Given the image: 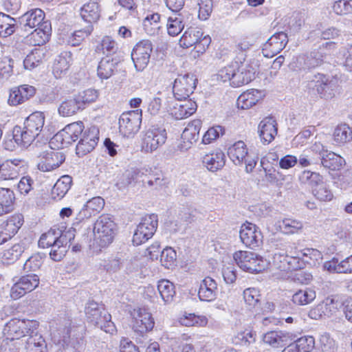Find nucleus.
<instances>
[{"label":"nucleus","mask_w":352,"mask_h":352,"mask_svg":"<svg viewBox=\"0 0 352 352\" xmlns=\"http://www.w3.org/2000/svg\"><path fill=\"white\" fill-rule=\"evenodd\" d=\"M38 325L36 320L13 318L7 322L3 333L7 338L24 342L30 333H35Z\"/></svg>","instance_id":"obj_4"},{"label":"nucleus","mask_w":352,"mask_h":352,"mask_svg":"<svg viewBox=\"0 0 352 352\" xmlns=\"http://www.w3.org/2000/svg\"><path fill=\"white\" fill-rule=\"evenodd\" d=\"M51 30V25L46 21L41 24V27L36 28L28 36V38L29 43L34 46L44 45L49 40Z\"/></svg>","instance_id":"obj_28"},{"label":"nucleus","mask_w":352,"mask_h":352,"mask_svg":"<svg viewBox=\"0 0 352 352\" xmlns=\"http://www.w3.org/2000/svg\"><path fill=\"white\" fill-rule=\"evenodd\" d=\"M43 113L36 111L30 115L24 122L23 128L16 126L13 129V139L23 147L30 146L34 139L39 135L44 125Z\"/></svg>","instance_id":"obj_1"},{"label":"nucleus","mask_w":352,"mask_h":352,"mask_svg":"<svg viewBox=\"0 0 352 352\" xmlns=\"http://www.w3.org/2000/svg\"><path fill=\"white\" fill-rule=\"evenodd\" d=\"M201 127L200 120H194L191 124H189L188 126L183 131L182 138L183 140H187L185 149L182 148L181 152H184L188 148L190 147V145L193 142H196L199 138V133Z\"/></svg>","instance_id":"obj_38"},{"label":"nucleus","mask_w":352,"mask_h":352,"mask_svg":"<svg viewBox=\"0 0 352 352\" xmlns=\"http://www.w3.org/2000/svg\"><path fill=\"white\" fill-rule=\"evenodd\" d=\"M166 139L165 130L149 129L144 134L142 143V151L152 153L163 144Z\"/></svg>","instance_id":"obj_17"},{"label":"nucleus","mask_w":352,"mask_h":352,"mask_svg":"<svg viewBox=\"0 0 352 352\" xmlns=\"http://www.w3.org/2000/svg\"><path fill=\"white\" fill-rule=\"evenodd\" d=\"M336 47V43L335 42H326L317 51L311 52L309 56L306 55L309 69L321 65L324 63L327 54L330 51L335 50Z\"/></svg>","instance_id":"obj_22"},{"label":"nucleus","mask_w":352,"mask_h":352,"mask_svg":"<svg viewBox=\"0 0 352 352\" xmlns=\"http://www.w3.org/2000/svg\"><path fill=\"white\" fill-rule=\"evenodd\" d=\"M191 15L188 12H175L169 16L167 21V30L169 35L175 36L178 35L184 27L188 25V19Z\"/></svg>","instance_id":"obj_23"},{"label":"nucleus","mask_w":352,"mask_h":352,"mask_svg":"<svg viewBox=\"0 0 352 352\" xmlns=\"http://www.w3.org/2000/svg\"><path fill=\"white\" fill-rule=\"evenodd\" d=\"M217 296V285L214 279L206 277L201 280L198 291L200 300L211 302L216 299Z\"/></svg>","instance_id":"obj_25"},{"label":"nucleus","mask_w":352,"mask_h":352,"mask_svg":"<svg viewBox=\"0 0 352 352\" xmlns=\"http://www.w3.org/2000/svg\"><path fill=\"white\" fill-rule=\"evenodd\" d=\"M45 13L40 8L28 10L20 17V23L25 31H29L34 28L41 27L44 23Z\"/></svg>","instance_id":"obj_21"},{"label":"nucleus","mask_w":352,"mask_h":352,"mask_svg":"<svg viewBox=\"0 0 352 352\" xmlns=\"http://www.w3.org/2000/svg\"><path fill=\"white\" fill-rule=\"evenodd\" d=\"M196 102L190 99H171L168 102L167 111L176 120L186 118L197 110Z\"/></svg>","instance_id":"obj_10"},{"label":"nucleus","mask_w":352,"mask_h":352,"mask_svg":"<svg viewBox=\"0 0 352 352\" xmlns=\"http://www.w3.org/2000/svg\"><path fill=\"white\" fill-rule=\"evenodd\" d=\"M82 109V102L76 97L64 100L58 107V113L63 117L72 116Z\"/></svg>","instance_id":"obj_34"},{"label":"nucleus","mask_w":352,"mask_h":352,"mask_svg":"<svg viewBox=\"0 0 352 352\" xmlns=\"http://www.w3.org/2000/svg\"><path fill=\"white\" fill-rule=\"evenodd\" d=\"M24 251V248L19 244H14L11 248L3 251L2 258L8 263H13L16 261Z\"/></svg>","instance_id":"obj_59"},{"label":"nucleus","mask_w":352,"mask_h":352,"mask_svg":"<svg viewBox=\"0 0 352 352\" xmlns=\"http://www.w3.org/2000/svg\"><path fill=\"white\" fill-rule=\"evenodd\" d=\"M315 340L312 336H305L296 339L285 346L282 352H314Z\"/></svg>","instance_id":"obj_27"},{"label":"nucleus","mask_w":352,"mask_h":352,"mask_svg":"<svg viewBox=\"0 0 352 352\" xmlns=\"http://www.w3.org/2000/svg\"><path fill=\"white\" fill-rule=\"evenodd\" d=\"M23 219L21 214H14L9 217L0 228L11 239L23 225Z\"/></svg>","instance_id":"obj_42"},{"label":"nucleus","mask_w":352,"mask_h":352,"mask_svg":"<svg viewBox=\"0 0 352 352\" xmlns=\"http://www.w3.org/2000/svg\"><path fill=\"white\" fill-rule=\"evenodd\" d=\"M311 192L314 196L321 201H329L333 197L329 186L323 179L311 190Z\"/></svg>","instance_id":"obj_48"},{"label":"nucleus","mask_w":352,"mask_h":352,"mask_svg":"<svg viewBox=\"0 0 352 352\" xmlns=\"http://www.w3.org/2000/svg\"><path fill=\"white\" fill-rule=\"evenodd\" d=\"M104 206V201L100 197H93L87 201L79 212L80 219H88L100 212Z\"/></svg>","instance_id":"obj_30"},{"label":"nucleus","mask_w":352,"mask_h":352,"mask_svg":"<svg viewBox=\"0 0 352 352\" xmlns=\"http://www.w3.org/2000/svg\"><path fill=\"white\" fill-rule=\"evenodd\" d=\"M261 91L258 89L248 90L241 94L237 99V106L242 109H248L255 105L262 98Z\"/></svg>","instance_id":"obj_33"},{"label":"nucleus","mask_w":352,"mask_h":352,"mask_svg":"<svg viewBox=\"0 0 352 352\" xmlns=\"http://www.w3.org/2000/svg\"><path fill=\"white\" fill-rule=\"evenodd\" d=\"M36 89L34 87L23 85L12 89L10 91L8 102L10 104L17 105L34 96Z\"/></svg>","instance_id":"obj_26"},{"label":"nucleus","mask_w":352,"mask_h":352,"mask_svg":"<svg viewBox=\"0 0 352 352\" xmlns=\"http://www.w3.org/2000/svg\"><path fill=\"white\" fill-rule=\"evenodd\" d=\"M197 79L193 75L179 76L174 82L173 94L176 99H187L196 87Z\"/></svg>","instance_id":"obj_15"},{"label":"nucleus","mask_w":352,"mask_h":352,"mask_svg":"<svg viewBox=\"0 0 352 352\" xmlns=\"http://www.w3.org/2000/svg\"><path fill=\"white\" fill-rule=\"evenodd\" d=\"M320 304L324 308V316L327 317L335 314L343 305L342 300L337 296H328Z\"/></svg>","instance_id":"obj_46"},{"label":"nucleus","mask_w":352,"mask_h":352,"mask_svg":"<svg viewBox=\"0 0 352 352\" xmlns=\"http://www.w3.org/2000/svg\"><path fill=\"white\" fill-rule=\"evenodd\" d=\"M141 122V110L124 112L119 118V131L123 136H133L139 131Z\"/></svg>","instance_id":"obj_8"},{"label":"nucleus","mask_w":352,"mask_h":352,"mask_svg":"<svg viewBox=\"0 0 352 352\" xmlns=\"http://www.w3.org/2000/svg\"><path fill=\"white\" fill-rule=\"evenodd\" d=\"M237 265L250 273H259L267 267V263L262 257L248 251H237L233 255Z\"/></svg>","instance_id":"obj_6"},{"label":"nucleus","mask_w":352,"mask_h":352,"mask_svg":"<svg viewBox=\"0 0 352 352\" xmlns=\"http://www.w3.org/2000/svg\"><path fill=\"white\" fill-rule=\"evenodd\" d=\"M333 137L337 144H344L352 140V129L346 124H339L334 129Z\"/></svg>","instance_id":"obj_43"},{"label":"nucleus","mask_w":352,"mask_h":352,"mask_svg":"<svg viewBox=\"0 0 352 352\" xmlns=\"http://www.w3.org/2000/svg\"><path fill=\"white\" fill-rule=\"evenodd\" d=\"M321 163L324 167L336 170L342 168L346 164V161L341 155H323Z\"/></svg>","instance_id":"obj_54"},{"label":"nucleus","mask_w":352,"mask_h":352,"mask_svg":"<svg viewBox=\"0 0 352 352\" xmlns=\"http://www.w3.org/2000/svg\"><path fill=\"white\" fill-rule=\"evenodd\" d=\"M14 199L12 190L8 188H0V216L13 210Z\"/></svg>","instance_id":"obj_39"},{"label":"nucleus","mask_w":352,"mask_h":352,"mask_svg":"<svg viewBox=\"0 0 352 352\" xmlns=\"http://www.w3.org/2000/svg\"><path fill=\"white\" fill-rule=\"evenodd\" d=\"M39 284V278L36 274H28L21 277L11 287L10 296L17 300L36 289Z\"/></svg>","instance_id":"obj_14"},{"label":"nucleus","mask_w":352,"mask_h":352,"mask_svg":"<svg viewBox=\"0 0 352 352\" xmlns=\"http://www.w3.org/2000/svg\"><path fill=\"white\" fill-rule=\"evenodd\" d=\"M65 160V155H45L37 167L43 172L52 171L59 167Z\"/></svg>","instance_id":"obj_40"},{"label":"nucleus","mask_w":352,"mask_h":352,"mask_svg":"<svg viewBox=\"0 0 352 352\" xmlns=\"http://www.w3.org/2000/svg\"><path fill=\"white\" fill-rule=\"evenodd\" d=\"M295 258L296 260L302 259L305 263L314 265L316 261L322 259V256L321 252L316 249H305L295 253Z\"/></svg>","instance_id":"obj_55"},{"label":"nucleus","mask_w":352,"mask_h":352,"mask_svg":"<svg viewBox=\"0 0 352 352\" xmlns=\"http://www.w3.org/2000/svg\"><path fill=\"white\" fill-rule=\"evenodd\" d=\"M280 245L284 248H276L273 256V263L276 267L281 271L292 270L298 267L299 266L294 263L296 261L295 255H288L287 251L285 250L287 244L280 243Z\"/></svg>","instance_id":"obj_19"},{"label":"nucleus","mask_w":352,"mask_h":352,"mask_svg":"<svg viewBox=\"0 0 352 352\" xmlns=\"http://www.w3.org/2000/svg\"><path fill=\"white\" fill-rule=\"evenodd\" d=\"M294 340L293 333L283 331H269L263 336V342L274 348L285 347Z\"/></svg>","instance_id":"obj_20"},{"label":"nucleus","mask_w":352,"mask_h":352,"mask_svg":"<svg viewBox=\"0 0 352 352\" xmlns=\"http://www.w3.org/2000/svg\"><path fill=\"white\" fill-rule=\"evenodd\" d=\"M98 138H85L78 142L76 146V154H88L93 151L98 144Z\"/></svg>","instance_id":"obj_62"},{"label":"nucleus","mask_w":352,"mask_h":352,"mask_svg":"<svg viewBox=\"0 0 352 352\" xmlns=\"http://www.w3.org/2000/svg\"><path fill=\"white\" fill-rule=\"evenodd\" d=\"M243 298L246 305L250 309H257L260 307V294L259 291L254 288L250 287L243 291Z\"/></svg>","instance_id":"obj_52"},{"label":"nucleus","mask_w":352,"mask_h":352,"mask_svg":"<svg viewBox=\"0 0 352 352\" xmlns=\"http://www.w3.org/2000/svg\"><path fill=\"white\" fill-rule=\"evenodd\" d=\"M241 241L248 248L255 249L263 243V235L259 228L249 222L243 223L239 232Z\"/></svg>","instance_id":"obj_13"},{"label":"nucleus","mask_w":352,"mask_h":352,"mask_svg":"<svg viewBox=\"0 0 352 352\" xmlns=\"http://www.w3.org/2000/svg\"><path fill=\"white\" fill-rule=\"evenodd\" d=\"M179 323L186 327H205L208 324V318L204 316H197L194 314H185L179 318Z\"/></svg>","instance_id":"obj_53"},{"label":"nucleus","mask_w":352,"mask_h":352,"mask_svg":"<svg viewBox=\"0 0 352 352\" xmlns=\"http://www.w3.org/2000/svg\"><path fill=\"white\" fill-rule=\"evenodd\" d=\"M16 21L15 19L8 14L0 13V36L8 37L16 30Z\"/></svg>","instance_id":"obj_44"},{"label":"nucleus","mask_w":352,"mask_h":352,"mask_svg":"<svg viewBox=\"0 0 352 352\" xmlns=\"http://www.w3.org/2000/svg\"><path fill=\"white\" fill-rule=\"evenodd\" d=\"M43 53L40 50L32 51L24 59L23 65L25 69H32L38 66L42 60Z\"/></svg>","instance_id":"obj_63"},{"label":"nucleus","mask_w":352,"mask_h":352,"mask_svg":"<svg viewBox=\"0 0 352 352\" xmlns=\"http://www.w3.org/2000/svg\"><path fill=\"white\" fill-rule=\"evenodd\" d=\"M158 224L157 216L155 214L146 215L141 219L133 236V243L140 245L147 241L155 232Z\"/></svg>","instance_id":"obj_7"},{"label":"nucleus","mask_w":352,"mask_h":352,"mask_svg":"<svg viewBox=\"0 0 352 352\" xmlns=\"http://www.w3.org/2000/svg\"><path fill=\"white\" fill-rule=\"evenodd\" d=\"M72 60L69 52H63L54 60L52 72L55 78H61L66 75Z\"/></svg>","instance_id":"obj_29"},{"label":"nucleus","mask_w":352,"mask_h":352,"mask_svg":"<svg viewBox=\"0 0 352 352\" xmlns=\"http://www.w3.org/2000/svg\"><path fill=\"white\" fill-rule=\"evenodd\" d=\"M116 232V224L112 218L107 214L98 217L94 227V246L107 247L114 239Z\"/></svg>","instance_id":"obj_3"},{"label":"nucleus","mask_w":352,"mask_h":352,"mask_svg":"<svg viewBox=\"0 0 352 352\" xmlns=\"http://www.w3.org/2000/svg\"><path fill=\"white\" fill-rule=\"evenodd\" d=\"M333 12L339 16L352 14V0H338L331 6Z\"/></svg>","instance_id":"obj_58"},{"label":"nucleus","mask_w":352,"mask_h":352,"mask_svg":"<svg viewBox=\"0 0 352 352\" xmlns=\"http://www.w3.org/2000/svg\"><path fill=\"white\" fill-rule=\"evenodd\" d=\"M204 36L202 30L197 28H188L179 40V45L183 48L193 46Z\"/></svg>","instance_id":"obj_36"},{"label":"nucleus","mask_w":352,"mask_h":352,"mask_svg":"<svg viewBox=\"0 0 352 352\" xmlns=\"http://www.w3.org/2000/svg\"><path fill=\"white\" fill-rule=\"evenodd\" d=\"M85 314L89 322L99 327L106 333L113 334L116 331V326L111 321V315L102 305L89 302L85 307Z\"/></svg>","instance_id":"obj_2"},{"label":"nucleus","mask_w":352,"mask_h":352,"mask_svg":"<svg viewBox=\"0 0 352 352\" xmlns=\"http://www.w3.org/2000/svg\"><path fill=\"white\" fill-rule=\"evenodd\" d=\"M157 290L165 302H170L175 294L173 283L166 279L158 282Z\"/></svg>","instance_id":"obj_47"},{"label":"nucleus","mask_w":352,"mask_h":352,"mask_svg":"<svg viewBox=\"0 0 352 352\" xmlns=\"http://www.w3.org/2000/svg\"><path fill=\"white\" fill-rule=\"evenodd\" d=\"M236 68L234 69L233 86L241 87L248 84L255 77L256 68L252 66L249 60L237 57L234 60Z\"/></svg>","instance_id":"obj_11"},{"label":"nucleus","mask_w":352,"mask_h":352,"mask_svg":"<svg viewBox=\"0 0 352 352\" xmlns=\"http://www.w3.org/2000/svg\"><path fill=\"white\" fill-rule=\"evenodd\" d=\"M316 80L314 81L316 82L315 87L316 89L317 92L320 95L321 98H329L333 96V84L331 81H329L327 78L322 75L318 74L315 76Z\"/></svg>","instance_id":"obj_41"},{"label":"nucleus","mask_w":352,"mask_h":352,"mask_svg":"<svg viewBox=\"0 0 352 352\" xmlns=\"http://www.w3.org/2000/svg\"><path fill=\"white\" fill-rule=\"evenodd\" d=\"M23 345L26 352H46L45 341L37 330L24 340Z\"/></svg>","instance_id":"obj_31"},{"label":"nucleus","mask_w":352,"mask_h":352,"mask_svg":"<svg viewBox=\"0 0 352 352\" xmlns=\"http://www.w3.org/2000/svg\"><path fill=\"white\" fill-rule=\"evenodd\" d=\"M82 19L88 22H96L100 17V8L98 3L89 1L85 3L80 9Z\"/></svg>","instance_id":"obj_35"},{"label":"nucleus","mask_w":352,"mask_h":352,"mask_svg":"<svg viewBox=\"0 0 352 352\" xmlns=\"http://www.w3.org/2000/svg\"><path fill=\"white\" fill-rule=\"evenodd\" d=\"M60 234L59 229H50L48 232L43 234L38 241L40 248H52L57 243V234Z\"/></svg>","instance_id":"obj_56"},{"label":"nucleus","mask_w":352,"mask_h":352,"mask_svg":"<svg viewBox=\"0 0 352 352\" xmlns=\"http://www.w3.org/2000/svg\"><path fill=\"white\" fill-rule=\"evenodd\" d=\"M83 129L84 124L81 121L67 124L63 129L54 135L48 144L45 146L54 150L67 147L78 139Z\"/></svg>","instance_id":"obj_5"},{"label":"nucleus","mask_w":352,"mask_h":352,"mask_svg":"<svg viewBox=\"0 0 352 352\" xmlns=\"http://www.w3.org/2000/svg\"><path fill=\"white\" fill-rule=\"evenodd\" d=\"M288 42L286 33L280 32L272 35L263 45L262 52L265 57L272 58L282 51Z\"/></svg>","instance_id":"obj_18"},{"label":"nucleus","mask_w":352,"mask_h":352,"mask_svg":"<svg viewBox=\"0 0 352 352\" xmlns=\"http://www.w3.org/2000/svg\"><path fill=\"white\" fill-rule=\"evenodd\" d=\"M152 52L153 45L148 40H142L134 46L131 58L137 71L142 72L147 67Z\"/></svg>","instance_id":"obj_9"},{"label":"nucleus","mask_w":352,"mask_h":352,"mask_svg":"<svg viewBox=\"0 0 352 352\" xmlns=\"http://www.w3.org/2000/svg\"><path fill=\"white\" fill-rule=\"evenodd\" d=\"M176 258V252L172 248H166L161 252L160 262L166 268L170 269L175 265Z\"/></svg>","instance_id":"obj_60"},{"label":"nucleus","mask_w":352,"mask_h":352,"mask_svg":"<svg viewBox=\"0 0 352 352\" xmlns=\"http://www.w3.org/2000/svg\"><path fill=\"white\" fill-rule=\"evenodd\" d=\"M280 230L287 234L297 233L302 228V222L293 219H285L279 225Z\"/></svg>","instance_id":"obj_57"},{"label":"nucleus","mask_w":352,"mask_h":352,"mask_svg":"<svg viewBox=\"0 0 352 352\" xmlns=\"http://www.w3.org/2000/svg\"><path fill=\"white\" fill-rule=\"evenodd\" d=\"M202 161L207 169L212 172L222 168L226 163L225 155H204Z\"/></svg>","instance_id":"obj_51"},{"label":"nucleus","mask_w":352,"mask_h":352,"mask_svg":"<svg viewBox=\"0 0 352 352\" xmlns=\"http://www.w3.org/2000/svg\"><path fill=\"white\" fill-rule=\"evenodd\" d=\"M258 133L264 144L270 143L277 135V123L272 117L264 118L258 125Z\"/></svg>","instance_id":"obj_24"},{"label":"nucleus","mask_w":352,"mask_h":352,"mask_svg":"<svg viewBox=\"0 0 352 352\" xmlns=\"http://www.w3.org/2000/svg\"><path fill=\"white\" fill-rule=\"evenodd\" d=\"M160 15L158 13L148 14L143 21L144 30L148 34L155 35L160 30Z\"/></svg>","instance_id":"obj_49"},{"label":"nucleus","mask_w":352,"mask_h":352,"mask_svg":"<svg viewBox=\"0 0 352 352\" xmlns=\"http://www.w3.org/2000/svg\"><path fill=\"white\" fill-rule=\"evenodd\" d=\"M132 329L140 335L150 331L154 327V320L151 314L145 309H134L131 312Z\"/></svg>","instance_id":"obj_12"},{"label":"nucleus","mask_w":352,"mask_h":352,"mask_svg":"<svg viewBox=\"0 0 352 352\" xmlns=\"http://www.w3.org/2000/svg\"><path fill=\"white\" fill-rule=\"evenodd\" d=\"M322 179V176L318 173L310 170H304L298 176L300 184L308 186L311 190Z\"/></svg>","instance_id":"obj_50"},{"label":"nucleus","mask_w":352,"mask_h":352,"mask_svg":"<svg viewBox=\"0 0 352 352\" xmlns=\"http://www.w3.org/2000/svg\"><path fill=\"white\" fill-rule=\"evenodd\" d=\"M72 178L69 175H63L57 180L52 189V195L54 199L60 200L65 197L70 189Z\"/></svg>","instance_id":"obj_37"},{"label":"nucleus","mask_w":352,"mask_h":352,"mask_svg":"<svg viewBox=\"0 0 352 352\" xmlns=\"http://www.w3.org/2000/svg\"><path fill=\"white\" fill-rule=\"evenodd\" d=\"M93 31V26L88 25L82 30L75 31L69 38L68 43L72 46L78 45L85 38L88 37Z\"/></svg>","instance_id":"obj_61"},{"label":"nucleus","mask_w":352,"mask_h":352,"mask_svg":"<svg viewBox=\"0 0 352 352\" xmlns=\"http://www.w3.org/2000/svg\"><path fill=\"white\" fill-rule=\"evenodd\" d=\"M27 163L21 158L9 159L0 164V179H13L27 169Z\"/></svg>","instance_id":"obj_16"},{"label":"nucleus","mask_w":352,"mask_h":352,"mask_svg":"<svg viewBox=\"0 0 352 352\" xmlns=\"http://www.w3.org/2000/svg\"><path fill=\"white\" fill-rule=\"evenodd\" d=\"M316 296V292L314 289L306 288L295 292L292 296V300L296 305H306L311 303Z\"/></svg>","instance_id":"obj_45"},{"label":"nucleus","mask_w":352,"mask_h":352,"mask_svg":"<svg viewBox=\"0 0 352 352\" xmlns=\"http://www.w3.org/2000/svg\"><path fill=\"white\" fill-rule=\"evenodd\" d=\"M118 63V60L110 56L102 58L98 66L97 73L98 77L101 79H108L110 78L116 70Z\"/></svg>","instance_id":"obj_32"},{"label":"nucleus","mask_w":352,"mask_h":352,"mask_svg":"<svg viewBox=\"0 0 352 352\" xmlns=\"http://www.w3.org/2000/svg\"><path fill=\"white\" fill-rule=\"evenodd\" d=\"M23 344L22 341L5 338L1 342L0 352H21Z\"/></svg>","instance_id":"obj_64"}]
</instances>
